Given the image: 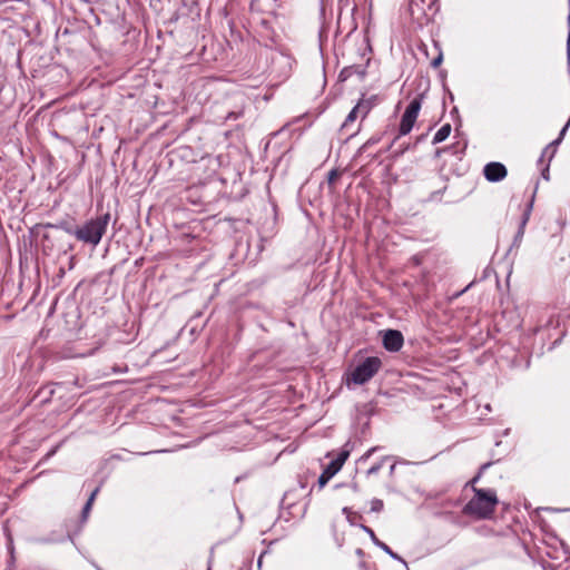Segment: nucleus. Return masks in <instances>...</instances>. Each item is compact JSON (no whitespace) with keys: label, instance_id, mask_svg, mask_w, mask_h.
I'll list each match as a JSON object with an SVG mask.
<instances>
[{"label":"nucleus","instance_id":"nucleus-2","mask_svg":"<svg viewBox=\"0 0 570 570\" xmlns=\"http://www.w3.org/2000/svg\"><path fill=\"white\" fill-rule=\"evenodd\" d=\"M110 220V214L106 213L96 218L87 220L83 225L72 229L71 227H63V229L73 235L78 240L97 246L102 236L105 235Z\"/></svg>","mask_w":570,"mask_h":570},{"label":"nucleus","instance_id":"nucleus-19","mask_svg":"<svg viewBox=\"0 0 570 570\" xmlns=\"http://www.w3.org/2000/svg\"><path fill=\"white\" fill-rule=\"evenodd\" d=\"M568 126H569V122H568V124L562 128V130H561V132H560V135H559L558 139H556V140L552 142L553 145H558V144L561 141V139H562V137H563V135H564V132H566V130H567Z\"/></svg>","mask_w":570,"mask_h":570},{"label":"nucleus","instance_id":"nucleus-22","mask_svg":"<svg viewBox=\"0 0 570 570\" xmlns=\"http://www.w3.org/2000/svg\"><path fill=\"white\" fill-rule=\"evenodd\" d=\"M441 61H442V56H439L435 59H433L432 66L438 67L441 63Z\"/></svg>","mask_w":570,"mask_h":570},{"label":"nucleus","instance_id":"nucleus-10","mask_svg":"<svg viewBox=\"0 0 570 570\" xmlns=\"http://www.w3.org/2000/svg\"><path fill=\"white\" fill-rule=\"evenodd\" d=\"M360 117V115L357 114V111L353 108L350 114L347 115V117L345 118V121L343 122L342 125V130H347L348 127L351 126V124H353L357 118Z\"/></svg>","mask_w":570,"mask_h":570},{"label":"nucleus","instance_id":"nucleus-7","mask_svg":"<svg viewBox=\"0 0 570 570\" xmlns=\"http://www.w3.org/2000/svg\"><path fill=\"white\" fill-rule=\"evenodd\" d=\"M483 174L489 181L494 183L504 179L508 171L503 164L493 161L484 166Z\"/></svg>","mask_w":570,"mask_h":570},{"label":"nucleus","instance_id":"nucleus-9","mask_svg":"<svg viewBox=\"0 0 570 570\" xmlns=\"http://www.w3.org/2000/svg\"><path fill=\"white\" fill-rule=\"evenodd\" d=\"M360 117L364 119L372 109V102L370 100H360L354 107Z\"/></svg>","mask_w":570,"mask_h":570},{"label":"nucleus","instance_id":"nucleus-14","mask_svg":"<svg viewBox=\"0 0 570 570\" xmlns=\"http://www.w3.org/2000/svg\"><path fill=\"white\" fill-rule=\"evenodd\" d=\"M383 501L380 499H373L371 501V511L373 512H381L383 510Z\"/></svg>","mask_w":570,"mask_h":570},{"label":"nucleus","instance_id":"nucleus-15","mask_svg":"<svg viewBox=\"0 0 570 570\" xmlns=\"http://www.w3.org/2000/svg\"><path fill=\"white\" fill-rule=\"evenodd\" d=\"M385 459H383L382 461H380L379 463L372 465L368 470H367V475H373V474H376L381 469H382V465H383V461Z\"/></svg>","mask_w":570,"mask_h":570},{"label":"nucleus","instance_id":"nucleus-29","mask_svg":"<svg viewBox=\"0 0 570 570\" xmlns=\"http://www.w3.org/2000/svg\"><path fill=\"white\" fill-rule=\"evenodd\" d=\"M554 155V150L550 154L549 159H551Z\"/></svg>","mask_w":570,"mask_h":570},{"label":"nucleus","instance_id":"nucleus-8","mask_svg":"<svg viewBox=\"0 0 570 570\" xmlns=\"http://www.w3.org/2000/svg\"><path fill=\"white\" fill-rule=\"evenodd\" d=\"M451 134V125L444 124L434 135L432 144L436 145L444 141Z\"/></svg>","mask_w":570,"mask_h":570},{"label":"nucleus","instance_id":"nucleus-21","mask_svg":"<svg viewBox=\"0 0 570 570\" xmlns=\"http://www.w3.org/2000/svg\"><path fill=\"white\" fill-rule=\"evenodd\" d=\"M98 491H99V488H96V489L92 491V493L90 494V497H89V499H88V501H87V502H90V503L92 504V503H94V501H95V498H96V495H97V493H98Z\"/></svg>","mask_w":570,"mask_h":570},{"label":"nucleus","instance_id":"nucleus-18","mask_svg":"<svg viewBox=\"0 0 570 570\" xmlns=\"http://www.w3.org/2000/svg\"><path fill=\"white\" fill-rule=\"evenodd\" d=\"M343 513L346 514V518H347L348 522L351 524H354L353 518L351 517L352 515L351 509L347 508V507L343 508Z\"/></svg>","mask_w":570,"mask_h":570},{"label":"nucleus","instance_id":"nucleus-16","mask_svg":"<svg viewBox=\"0 0 570 570\" xmlns=\"http://www.w3.org/2000/svg\"><path fill=\"white\" fill-rule=\"evenodd\" d=\"M91 507L92 504L90 502H86L83 509H82V512H81V518H82V521H86L88 515H89V512L91 510Z\"/></svg>","mask_w":570,"mask_h":570},{"label":"nucleus","instance_id":"nucleus-11","mask_svg":"<svg viewBox=\"0 0 570 570\" xmlns=\"http://www.w3.org/2000/svg\"><path fill=\"white\" fill-rule=\"evenodd\" d=\"M531 209H532V200L530 202V204L528 205L525 212L523 213L522 220H521V224H520V228H519V232H518V235H520V236L523 235V229H524L525 224L529 220Z\"/></svg>","mask_w":570,"mask_h":570},{"label":"nucleus","instance_id":"nucleus-24","mask_svg":"<svg viewBox=\"0 0 570 570\" xmlns=\"http://www.w3.org/2000/svg\"><path fill=\"white\" fill-rule=\"evenodd\" d=\"M335 176H336V173L334 170H332L330 173V177H328L330 181H332L335 178Z\"/></svg>","mask_w":570,"mask_h":570},{"label":"nucleus","instance_id":"nucleus-28","mask_svg":"<svg viewBox=\"0 0 570 570\" xmlns=\"http://www.w3.org/2000/svg\"><path fill=\"white\" fill-rule=\"evenodd\" d=\"M547 153H548V147L543 150L541 158H543V157L547 155ZM541 160H542V159H540V161H541Z\"/></svg>","mask_w":570,"mask_h":570},{"label":"nucleus","instance_id":"nucleus-23","mask_svg":"<svg viewBox=\"0 0 570 570\" xmlns=\"http://www.w3.org/2000/svg\"><path fill=\"white\" fill-rule=\"evenodd\" d=\"M542 177L548 180L549 179V166H547L543 170H542Z\"/></svg>","mask_w":570,"mask_h":570},{"label":"nucleus","instance_id":"nucleus-5","mask_svg":"<svg viewBox=\"0 0 570 570\" xmlns=\"http://www.w3.org/2000/svg\"><path fill=\"white\" fill-rule=\"evenodd\" d=\"M350 455V451L343 450L337 458L332 460L318 478V485L323 488L343 466Z\"/></svg>","mask_w":570,"mask_h":570},{"label":"nucleus","instance_id":"nucleus-17","mask_svg":"<svg viewBox=\"0 0 570 570\" xmlns=\"http://www.w3.org/2000/svg\"><path fill=\"white\" fill-rule=\"evenodd\" d=\"M489 464H483L481 466V470L480 472L469 482V484L471 485V488L473 489V487H475V483L479 481L480 476H481V473L484 469H487Z\"/></svg>","mask_w":570,"mask_h":570},{"label":"nucleus","instance_id":"nucleus-20","mask_svg":"<svg viewBox=\"0 0 570 570\" xmlns=\"http://www.w3.org/2000/svg\"><path fill=\"white\" fill-rule=\"evenodd\" d=\"M353 69L354 67L344 68L343 71L341 72V76L350 77L352 75Z\"/></svg>","mask_w":570,"mask_h":570},{"label":"nucleus","instance_id":"nucleus-25","mask_svg":"<svg viewBox=\"0 0 570 570\" xmlns=\"http://www.w3.org/2000/svg\"><path fill=\"white\" fill-rule=\"evenodd\" d=\"M425 137H426V134L419 136L416 139V142L422 141Z\"/></svg>","mask_w":570,"mask_h":570},{"label":"nucleus","instance_id":"nucleus-13","mask_svg":"<svg viewBox=\"0 0 570 570\" xmlns=\"http://www.w3.org/2000/svg\"><path fill=\"white\" fill-rule=\"evenodd\" d=\"M361 529L367 533L372 540V542L376 546V547H380L381 543H383L381 540H379V538L376 537L375 532L367 525H364V524H361Z\"/></svg>","mask_w":570,"mask_h":570},{"label":"nucleus","instance_id":"nucleus-12","mask_svg":"<svg viewBox=\"0 0 570 570\" xmlns=\"http://www.w3.org/2000/svg\"><path fill=\"white\" fill-rule=\"evenodd\" d=\"M379 548L382 549L385 553H387L391 558L406 564L404 559L402 557H400L397 553H395L394 551H392V549L386 543H384V542L381 543Z\"/></svg>","mask_w":570,"mask_h":570},{"label":"nucleus","instance_id":"nucleus-3","mask_svg":"<svg viewBox=\"0 0 570 570\" xmlns=\"http://www.w3.org/2000/svg\"><path fill=\"white\" fill-rule=\"evenodd\" d=\"M382 362L379 357H366L351 373V381L355 384L368 382L380 370Z\"/></svg>","mask_w":570,"mask_h":570},{"label":"nucleus","instance_id":"nucleus-6","mask_svg":"<svg viewBox=\"0 0 570 570\" xmlns=\"http://www.w3.org/2000/svg\"><path fill=\"white\" fill-rule=\"evenodd\" d=\"M404 343L403 335L400 331L387 330L383 335V346L389 352H397L402 348Z\"/></svg>","mask_w":570,"mask_h":570},{"label":"nucleus","instance_id":"nucleus-27","mask_svg":"<svg viewBox=\"0 0 570 570\" xmlns=\"http://www.w3.org/2000/svg\"><path fill=\"white\" fill-rule=\"evenodd\" d=\"M373 451H374V449L368 450L367 453L364 456L368 458Z\"/></svg>","mask_w":570,"mask_h":570},{"label":"nucleus","instance_id":"nucleus-1","mask_svg":"<svg viewBox=\"0 0 570 570\" xmlns=\"http://www.w3.org/2000/svg\"><path fill=\"white\" fill-rule=\"evenodd\" d=\"M473 497L463 508V513L478 520L492 518L499 499L495 490L473 487Z\"/></svg>","mask_w":570,"mask_h":570},{"label":"nucleus","instance_id":"nucleus-26","mask_svg":"<svg viewBox=\"0 0 570 570\" xmlns=\"http://www.w3.org/2000/svg\"><path fill=\"white\" fill-rule=\"evenodd\" d=\"M394 470H395V464H392L391 468H390V473L393 474Z\"/></svg>","mask_w":570,"mask_h":570},{"label":"nucleus","instance_id":"nucleus-4","mask_svg":"<svg viewBox=\"0 0 570 570\" xmlns=\"http://www.w3.org/2000/svg\"><path fill=\"white\" fill-rule=\"evenodd\" d=\"M422 99L423 95H419L407 105L401 118L397 137L405 136L412 130L422 107Z\"/></svg>","mask_w":570,"mask_h":570}]
</instances>
